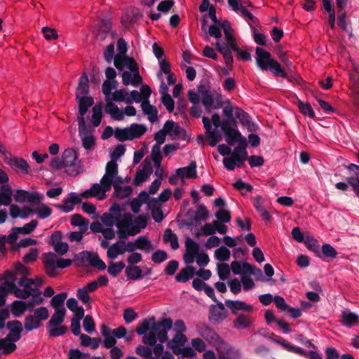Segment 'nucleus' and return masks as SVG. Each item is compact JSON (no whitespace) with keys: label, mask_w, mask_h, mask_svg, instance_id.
Returning a JSON list of instances; mask_svg holds the SVG:
<instances>
[{"label":"nucleus","mask_w":359,"mask_h":359,"mask_svg":"<svg viewBox=\"0 0 359 359\" xmlns=\"http://www.w3.org/2000/svg\"><path fill=\"white\" fill-rule=\"evenodd\" d=\"M256 62L258 67L263 71H269L274 76H280L287 79L292 83H297L300 84L299 78L289 76L280 65L274 59L271 58V54L262 48H256Z\"/></svg>","instance_id":"nucleus-1"},{"label":"nucleus","mask_w":359,"mask_h":359,"mask_svg":"<svg viewBox=\"0 0 359 359\" xmlns=\"http://www.w3.org/2000/svg\"><path fill=\"white\" fill-rule=\"evenodd\" d=\"M76 99L79 102V114L80 115L77 117L79 133V135H86L88 133V129L83 116L88 111L89 107L94 104V100L90 96H82Z\"/></svg>","instance_id":"nucleus-2"},{"label":"nucleus","mask_w":359,"mask_h":359,"mask_svg":"<svg viewBox=\"0 0 359 359\" xmlns=\"http://www.w3.org/2000/svg\"><path fill=\"white\" fill-rule=\"evenodd\" d=\"M63 165L65 168H69L66 172L70 176H76L83 170L81 166L76 165L78 158L76 152L71 148L65 149L62 154Z\"/></svg>","instance_id":"nucleus-3"},{"label":"nucleus","mask_w":359,"mask_h":359,"mask_svg":"<svg viewBox=\"0 0 359 359\" xmlns=\"http://www.w3.org/2000/svg\"><path fill=\"white\" fill-rule=\"evenodd\" d=\"M220 27L224 31L227 44L232 50L238 53V58L244 61L247 60V51L241 50L235 43V39L231 34L232 29L230 22L228 20H224L222 22V24L220 25Z\"/></svg>","instance_id":"nucleus-4"},{"label":"nucleus","mask_w":359,"mask_h":359,"mask_svg":"<svg viewBox=\"0 0 359 359\" xmlns=\"http://www.w3.org/2000/svg\"><path fill=\"white\" fill-rule=\"evenodd\" d=\"M221 129L224 134L225 140L229 146H233L236 143L245 138L238 129L233 128L231 126L229 121H222Z\"/></svg>","instance_id":"nucleus-5"},{"label":"nucleus","mask_w":359,"mask_h":359,"mask_svg":"<svg viewBox=\"0 0 359 359\" xmlns=\"http://www.w3.org/2000/svg\"><path fill=\"white\" fill-rule=\"evenodd\" d=\"M252 205L256 212L259 215L262 219L265 222H270L272 217L270 214V207L262 196L257 195L255 197H251Z\"/></svg>","instance_id":"nucleus-6"},{"label":"nucleus","mask_w":359,"mask_h":359,"mask_svg":"<svg viewBox=\"0 0 359 359\" xmlns=\"http://www.w3.org/2000/svg\"><path fill=\"white\" fill-rule=\"evenodd\" d=\"M117 174L118 165L115 161L111 160L107 163L105 174L100 180V183L104 184L105 189L111 190L113 178H114Z\"/></svg>","instance_id":"nucleus-7"},{"label":"nucleus","mask_w":359,"mask_h":359,"mask_svg":"<svg viewBox=\"0 0 359 359\" xmlns=\"http://www.w3.org/2000/svg\"><path fill=\"white\" fill-rule=\"evenodd\" d=\"M215 303L217 304V306H210L209 320L214 324H217L222 321L226 317V315L224 304L219 301Z\"/></svg>","instance_id":"nucleus-8"},{"label":"nucleus","mask_w":359,"mask_h":359,"mask_svg":"<svg viewBox=\"0 0 359 359\" xmlns=\"http://www.w3.org/2000/svg\"><path fill=\"white\" fill-rule=\"evenodd\" d=\"M6 327L9 330V333L6 337L11 341H18L23 331L22 323L18 320H11L7 323Z\"/></svg>","instance_id":"nucleus-9"},{"label":"nucleus","mask_w":359,"mask_h":359,"mask_svg":"<svg viewBox=\"0 0 359 359\" xmlns=\"http://www.w3.org/2000/svg\"><path fill=\"white\" fill-rule=\"evenodd\" d=\"M351 175L346 177V181L350 184L355 194L359 197V165L351 163L348 166Z\"/></svg>","instance_id":"nucleus-10"},{"label":"nucleus","mask_w":359,"mask_h":359,"mask_svg":"<svg viewBox=\"0 0 359 359\" xmlns=\"http://www.w3.org/2000/svg\"><path fill=\"white\" fill-rule=\"evenodd\" d=\"M230 269L236 275L241 274L242 287L247 291V261L244 260L242 264L238 261H233L231 264Z\"/></svg>","instance_id":"nucleus-11"},{"label":"nucleus","mask_w":359,"mask_h":359,"mask_svg":"<svg viewBox=\"0 0 359 359\" xmlns=\"http://www.w3.org/2000/svg\"><path fill=\"white\" fill-rule=\"evenodd\" d=\"M168 125V128H166L165 132L167 135L172 137L173 139L182 138V140L186 139V130L180 127L177 123L172 120H168L165 121L163 126Z\"/></svg>","instance_id":"nucleus-12"},{"label":"nucleus","mask_w":359,"mask_h":359,"mask_svg":"<svg viewBox=\"0 0 359 359\" xmlns=\"http://www.w3.org/2000/svg\"><path fill=\"white\" fill-rule=\"evenodd\" d=\"M63 205H57L56 207L64 212H69L74 210V205L81 203L80 197L74 192H71L69 197L63 201Z\"/></svg>","instance_id":"nucleus-13"},{"label":"nucleus","mask_w":359,"mask_h":359,"mask_svg":"<svg viewBox=\"0 0 359 359\" xmlns=\"http://www.w3.org/2000/svg\"><path fill=\"white\" fill-rule=\"evenodd\" d=\"M237 143L238 144L231 152V155L238 163H244L247 160V139L243 138Z\"/></svg>","instance_id":"nucleus-14"},{"label":"nucleus","mask_w":359,"mask_h":359,"mask_svg":"<svg viewBox=\"0 0 359 359\" xmlns=\"http://www.w3.org/2000/svg\"><path fill=\"white\" fill-rule=\"evenodd\" d=\"M196 167L197 165L196 161H193L188 166L177 168L175 172L181 179L196 178L197 177Z\"/></svg>","instance_id":"nucleus-15"},{"label":"nucleus","mask_w":359,"mask_h":359,"mask_svg":"<svg viewBox=\"0 0 359 359\" xmlns=\"http://www.w3.org/2000/svg\"><path fill=\"white\" fill-rule=\"evenodd\" d=\"M102 335L104 337V345L107 348L115 347L117 342L116 337L112 334L111 330L106 325L102 324L100 327Z\"/></svg>","instance_id":"nucleus-16"},{"label":"nucleus","mask_w":359,"mask_h":359,"mask_svg":"<svg viewBox=\"0 0 359 359\" xmlns=\"http://www.w3.org/2000/svg\"><path fill=\"white\" fill-rule=\"evenodd\" d=\"M199 332L203 339L214 345L217 344L221 339L219 336L212 329L207 325H203L201 327Z\"/></svg>","instance_id":"nucleus-17"},{"label":"nucleus","mask_w":359,"mask_h":359,"mask_svg":"<svg viewBox=\"0 0 359 359\" xmlns=\"http://www.w3.org/2000/svg\"><path fill=\"white\" fill-rule=\"evenodd\" d=\"M89 80L88 75L83 72L79 79L78 86L76 90V98L86 96L89 93Z\"/></svg>","instance_id":"nucleus-18"},{"label":"nucleus","mask_w":359,"mask_h":359,"mask_svg":"<svg viewBox=\"0 0 359 359\" xmlns=\"http://www.w3.org/2000/svg\"><path fill=\"white\" fill-rule=\"evenodd\" d=\"M208 215L209 212L207 210L206 207L203 204H201L197 208L194 217L190 218L189 222H184V224L190 226L194 224V222H198L205 221L208 218Z\"/></svg>","instance_id":"nucleus-19"},{"label":"nucleus","mask_w":359,"mask_h":359,"mask_svg":"<svg viewBox=\"0 0 359 359\" xmlns=\"http://www.w3.org/2000/svg\"><path fill=\"white\" fill-rule=\"evenodd\" d=\"M141 107L143 113L148 116V120L151 123H154L158 119L157 108L154 105H151L149 100H143Z\"/></svg>","instance_id":"nucleus-20"},{"label":"nucleus","mask_w":359,"mask_h":359,"mask_svg":"<svg viewBox=\"0 0 359 359\" xmlns=\"http://www.w3.org/2000/svg\"><path fill=\"white\" fill-rule=\"evenodd\" d=\"M65 315L66 309L65 307L55 310L49 321L46 323V328L49 329L50 327L61 325L65 320Z\"/></svg>","instance_id":"nucleus-21"},{"label":"nucleus","mask_w":359,"mask_h":359,"mask_svg":"<svg viewBox=\"0 0 359 359\" xmlns=\"http://www.w3.org/2000/svg\"><path fill=\"white\" fill-rule=\"evenodd\" d=\"M126 244L124 241H119L112 244L107 250V256L110 259H115L118 255L125 252L123 245Z\"/></svg>","instance_id":"nucleus-22"},{"label":"nucleus","mask_w":359,"mask_h":359,"mask_svg":"<svg viewBox=\"0 0 359 359\" xmlns=\"http://www.w3.org/2000/svg\"><path fill=\"white\" fill-rule=\"evenodd\" d=\"M196 273V269L192 266H187L183 268L176 275L175 280L179 283H186L192 278Z\"/></svg>","instance_id":"nucleus-23"},{"label":"nucleus","mask_w":359,"mask_h":359,"mask_svg":"<svg viewBox=\"0 0 359 359\" xmlns=\"http://www.w3.org/2000/svg\"><path fill=\"white\" fill-rule=\"evenodd\" d=\"M308 250L312 251L316 257H321L320 248L318 241L312 236L306 233L305 235V241L304 242Z\"/></svg>","instance_id":"nucleus-24"},{"label":"nucleus","mask_w":359,"mask_h":359,"mask_svg":"<svg viewBox=\"0 0 359 359\" xmlns=\"http://www.w3.org/2000/svg\"><path fill=\"white\" fill-rule=\"evenodd\" d=\"M172 320L170 318H165V322L163 323V328L156 333V339L163 344L168 341V332L172 327Z\"/></svg>","instance_id":"nucleus-25"},{"label":"nucleus","mask_w":359,"mask_h":359,"mask_svg":"<svg viewBox=\"0 0 359 359\" xmlns=\"http://www.w3.org/2000/svg\"><path fill=\"white\" fill-rule=\"evenodd\" d=\"M130 133V140L140 138L147 132V127L143 124L132 123L128 127Z\"/></svg>","instance_id":"nucleus-26"},{"label":"nucleus","mask_w":359,"mask_h":359,"mask_svg":"<svg viewBox=\"0 0 359 359\" xmlns=\"http://www.w3.org/2000/svg\"><path fill=\"white\" fill-rule=\"evenodd\" d=\"M125 274L129 280H137L142 278V271L139 266L128 265L126 267Z\"/></svg>","instance_id":"nucleus-27"},{"label":"nucleus","mask_w":359,"mask_h":359,"mask_svg":"<svg viewBox=\"0 0 359 359\" xmlns=\"http://www.w3.org/2000/svg\"><path fill=\"white\" fill-rule=\"evenodd\" d=\"M15 342L8 339L6 337L1 338L0 339V350H2V353L5 355L11 354L17 348Z\"/></svg>","instance_id":"nucleus-28"},{"label":"nucleus","mask_w":359,"mask_h":359,"mask_svg":"<svg viewBox=\"0 0 359 359\" xmlns=\"http://www.w3.org/2000/svg\"><path fill=\"white\" fill-rule=\"evenodd\" d=\"M102 107L103 103L99 102L93 107L92 123L94 127H97L101 123L102 118Z\"/></svg>","instance_id":"nucleus-29"},{"label":"nucleus","mask_w":359,"mask_h":359,"mask_svg":"<svg viewBox=\"0 0 359 359\" xmlns=\"http://www.w3.org/2000/svg\"><path fill=\"white\" fill-rule=\"evenodd\" d=\"M163 239L165 243H170L172 249L177 250L179 248L178 238L170 229L168 228L165 230Z\"/></svg>","instance_id":"nucleus-30"},{"label":"nucleus","mask_w":359,"mask_h":359,"mask_svg":"<svg viewBox=\"0 0 359 359\" xmlns=\"http://www.w3.org/2000/svg\"><path fill=\"white\" fill-rule=\"evenodd\" d=\"M136 247L138 250L149 252L154 249V245L147 236H140L136 239Z\"/></svg>","instance_id":"nucleus-31"},{"label":"nucleus","mask_w":359,"mask_h":359,"mask_svg":"<svg viewBox=\"0 0 359 359\" xmlns=\"http://www.w3.org/2000/svg\"><path fill=\"white\" fill-rule=\"evenodd\" d=\"M341 318L342 324L346 327H351L359 321V316L351 311L342 312Z\"/></svg>","instance_id":"nucleus-32"},{"label":"nucleus","mask_w":359,"mask_h":359,"mask_svg":"<svg viewBox=\"0 0 359 359\" xmlns=\"http://www.w3.org/2000/svg\"><path fill=\"white\" fill-rule=\"evenodd\" d=\"M121 223L116 224V227L118 229V237L120 241L127 238L129 236H135L140 233V229H134L133 227H131L130 229H126L124 227H121Z\"/></svg>","instance_id":"nucleus-33"},{"label":"nucleus","mask_w":359,"mask_h":359,"mask_svg":"<svg viewBox=\"0 0 359 359\" xmlns=\"http://www.w3.org/2000/svg\"><path fill=\"white\" fill-rule=\"evenodd\" d=\"M10 164L15 169L20 170L25 173L29 172V165L22 158H13L10 159Z\"/></svg>","instance_id":"nucleus-34"},{"label":"nucleus","mask_w":359,"mask_h":359,"mask_svg":"<svg viewBox=\"0 0 359 359\" xmlns=\"http://www.w3.org/2000/svg\"><path fill=\"white\" fill-rule=\"evenodd\" d=\"M27 310L25 302L15 300L11 304V311L15 317H20Z\"/></svg>","instance_id":"nucleus-35"},{"label":"nucleus","mask_w":359,"mask_h":359,"mask_svg":"<svg viewBox=\"0 0 359 359\" xmlns=\"http://www.w3.org/2000/svg\"><path fill=\"white\" fill-rule=\"evenodd\" d=\"M321 259L325 258L335 259L338 255L337 250L330 244H323L321 247Z\"/></svg>","instance_id":"nucleus-36"},{"label":"nucleus","mask_w":359,"mask_h":359,"mask_svg":"<svg viewBox=\"0 0 359 359\" xmlns=\"http://www.w3.org/2000/svg\"><path fill=\"white\" fill-rule=\"evenodd\" d=\"M49 256L51 257L50 259H47L44 261V266L46 268V272L50 277H54L55 276V269L57 266L55 265V262L53 259V257H55V254L53 252H49Z\"/></svg>","instance_id":"nucleus-37"},{"label":"nucleus","mask_w":359,"mask_h":359,"mask_svg":"<svg viewBox=\"0 0 359 359\" xmlns=\"http://www.w3.org/2000/svg\"><path fill=\"white\" fill-rule=\"evenodd\" d=\"M41 325V323L32 315H28L25 318L24 327L27 332L38 329Z\"/></svg>","instance_id":"nucleus-38"},{"label":"nucleus","mask_w":359,"mask_h":359,"mask_svg":"<svg viewBox=\"0 0 359 359\" xmlns=\"http://www.w3.org/2000/svg\"><path fill=\"white\" fill-rule=\"evenodd\" d=\"M126 267L123 262H111L107 267L108 273L113 277H116Z\"/></svg>","instance_id":"nucleus-39"},{"label":"nucleus","mask_w":359,"mask_h":359,"mask_svg":"<svg viewBox=\"0 0 359 359\" xmlns=\"http://www.w3.org/2000/svg\"><path fill=\"white\" fill-rule=\"evenodd\" d=\"M187 338L180 332H176L172 340L168 343V346L171 349L172 346L181 347L187 342Z\"/></svg>","instance_id":"nucleus-40"},{"label":"nucleus","mask_w":359,"mask_h":359,"mask_svg":"<svg viewBox=\"0 0 359 359\" xmlns=\"http://www.w3.org/2000/svg\"><path fill=\"white\" fill-rule=\"evenodd\" d=\"M297 106L300 112L304 116L310 118L315 117V112L309 102H304L303 101L298 100Z\"/></svg>","instance_id":"nucleus-41"},{"label":"nucleus","mask_w":359,"mask_h":359,"mask_svg":"<svg viewBox=\"0 0 359 359\" xmlns=\"http://www.w3.org/2000/svg\"><path fill=\"white\" fill-rule=\"evenodd\" d=\"M71 224L74 226H80L81 230L85 231L88 229V221L80 214H74L72 216Z\"/></svg>","instance_id":"nucleus-42"},{"label":"nucleus","mask_w":359,"mask_h":359,"mask_svg":"<svg viewBox=\"0 0 359 359\" xmlns=\"http://www.w3.org/2000/svg\"><path fill=\"white\" fill-rule=\"evenodd\" d=\"M225 306L229 308L233 313H236L238 311L247 309V305L245 303L238 300H226Z\"/></svg>","instance_id":"nucleus-43"},{"label":"nucleus","mask_w":359,"mask_h":359,"mask_svg":"<svg viewBox=\"0 0 359 359\" xmlns=\"http://www.w3.org/2000/svg\"><path fill=\"white\" fill-rule=\"evenodd\" d=\"M206 136L208 140L209 145L212 147L216 146L217 142H220L222 139L221 133L217 129L206 131Z\"/></svg>","instance_id":"nucleus-44"},{"label":"nucleus","mask_w":359,"mask_h":359,"mask_svg":"<svg viewBox=\"0 0 359 359\" xmlns=\"http://www.w3.org/2000/svg\"><path fill=\"white\" fill-rule=\"evenodd\" d=\"M67 297V294L66 292H61L58 294L54 296L51 301L50 305L55 309V310L60 309L63 306L64 302Z\"/></svg>","instance_id":"nucleus-45"},{"label":"nucleus","mask_w":359,"mask_h":359,"mask_svg":"<svg viewBox=\"0 0 359 359\" xmlns=\"http://www.w3.org/2000/svg\"><path fill=\"white\" fill-rule=\"evenodd\" d=\"M171 350L172 351V353L177 355H182L184 358H189L193 357L195 355L194 351L191 347H177V346H172Z\"/></svg>","instance_id":"nucleus-46"},{"label":"nucleus","mask_w":359,"mask_h":359,"mask_svg":"<svg viewBox=\"0 0 359 359\" xmlns=\"http://www.w3.org/2000/svg\"><path fill=\"white\" fill-rule=\"evenodd\" d=\"M217 273L219 278L222 280H226L230 276L231 269L229 266L226 263L217 264Z\"/></svg>","instance_id":"nucleus-47"},{"label":"nucleus","mask_w":359,"mask_h":359,"mask_svg":"<svg viewBox=\"0 0 359 359\" xmlns=\"http://www.w3.org/2000/svg\"><path fill=\"white\" fill-rule=\"evenodd\" d=\"M48 330V332L49 336L52 337H57L60 336H62L66 334V332L68 331V327L65 325H57V326H53L49 327Z\"/></svg>","instance_id":"nucleus-48"},{"label":"nucleus","mask_w":359,"mask_h":359,"mask_svg":"<svg viewBox=\"0 0 359 359\" xmlns=\"http://www.w3.org/2000/svg\"><path fill=\"white\" fill-rule=\"evenodd\" d=\"M41 323L43 320H46L49 317V312L46 307L41 306L34 309V313L32 314Z\"/></svg>","instance_id":"nucleus-49"},{"label":"nucleus","mask_w":359,"mask_h":359,"mask_svg":"<svg viewBox=\"0 0 359 359\" xmlns=\"http://www.w3.org/2000/svg\"><path fill=\"white\" fill-rule=\"evenodd\" d=\"M186 253L198 255L199 254V245L190 238L185 241Z\"/></svg>","instance_id":"nucleus-50"},{"label":"nucleus","mask_w":359,"mask_h":359,"mask_svg":"<svg viewBox=\"0 0 359 359\" xmlns=\"http://www.w3.org/2000/svg\"><path fill=\"white\" fill-rule=\"evenodd\" d=\"M128 92L126 89L116 90L112 95V100L116 102H125L127 104H131L132 100L130 97H126Z\"/></svg>","instance_id":"nucleus-51"},{"label":"nucleus","mask_w":359,"mask_h":359,"mask_svg":"<svg viewBox=\"0 0 359 359\" xmlns=\"http://www.w3.org/2000/svg\"><path fill=\"white\" fill-rule=\"evenodd\" d=\"M38 224L39 222L36 219H32L22 227H16V230L22 234H29L34 231Z\"/></svg>","instance_id":"nucleus-52"},{"label":"nucleus","mask_w":359,"mask_h":359,"mask_svg":"<svg viewBox=\"0 0 359 359\" xmlns=\"http://www.w3.org/2000/svg\"><path fill=\"white\" fill-rule=\"evenodd\" d=\"M231 252L226 247H220L215 252V257L219 261H227L229 259Z\"/></svg>","instance_id":"nucleus-53"},{"label":"nucleus","mask_w":359,"mask_h":359,"mask_svg":"<svg viewBox=\"0 0 359 359\" xmlns=\"http://www.w3.org/2000/svg\"><path fill=\"white\" fill-rule=\"evenodd\" d=\"M89 264L93 267L97 268L99 270H104L107 267L105 263L100 258L97 253L92 252Z\"/></svg>","instance_id":"nucleus-54"},{"label":"nucleus","mask_w":359,"mask_h":359,"mask_svg":"<svg viewBox=\"0 0 359 359\" xmlns=\"http://www.w3.org/2000/svg\"><path fill=\"white\" fill-rule=\"evenodd\" d=\"M89 264L93 267L97 268L99 270H104L107 267L105 263L100 258L97 253L92 252Z\"/></svg>","instance_id":"nucleus-55"},{"label":"nucleus","mask_w":359,"mask_h":359,"mask_svg":"<svg viewBox=\"0 0 359 359\" xmlns=\"http://www.w3.org/2000/svg\"><path fill=\"white\" fill-rule=\"evenodd\" d=\"M0 194L3 196L4 199L8 202L10 204L12 202L13 190L9 184H3L0 187Z\"/></svg>","instance_id":"nucleus-56"},{"label":"nucleus","mask_w":359,"mask_h":359,"mask_svg":"<svg viewBox=\"0 0 359 359\" xmlns=\"http://www.w3.org/2000/svg\"><path fill=\"white\" fill-rule=\"evenodd\" d=\"M114 136L118 140L121 142L130 140V133L128 128L127 127L123 129L119 128H116L114 130Z\"/></svg>","instance_id":"nucleus-57"},{"label":"nucleus","mask_w":359,"mask_h":359,"mask_svg":"<svg viewBox=\"0 0 359 359\" xmlns=\"http://www.w3.org/2000/svg\"><path fill=\"white\" fill-rule=\"evenodd\" d=\"M88 133L86 135H80L81 137L82 145L83 147L87 149H91L95 144V139L92 135H88Z\"/></svg>","instance_id":"nucleus-58"},{"label":"nucleus","mask_w":359,"mask_h":359,"mask_svg":"<svg viewBox=\"0 0 359 359\" xmlns=\"http://www.w3.org/2000/svg\"><path fill=\"white\" fill-rule=\"evenodd\" d=\"M262 29L252 32V36L255 42L259 46H265L266 36L262 32Z\"/></svg>","instance_id":"nucleus-59"},{"label":"nucleus","mask_w":359,"mask_h":359,"mask_svg":"<svg viewBox=\"0 0 359 359\" xmlns=\"http://www.w3.org/2000/svg\"><path fill=\"white\" fill-rule=\"evenodd\" d=\"M149 330H150V320L149 319L144 318L138 323L135 331L138 335H143Z\"/></svg>","instance_id":"nucleus-60"},{"label":"nucleus","mask_w":359,"mask_h":359,"mask_svg":"<svg viewBox=\"0 0 359 359\" xmlns=\"http://www.w3.org/2000/svg\"><path fill=\"white\" fill-rule=\"evenodd\" d=\"M14 269H15L16 276L22 275V277H27V276H29L31 273L30 269L24 266L20 262H17L14 264Z\"/></svg>","instance_id":"nucleus-61"},{"label":"nucleus","mask_w":359,"mask_h":359,"mask_svg":"<svg viewBox=\"0 0 359 359\" xmlns=\"http://www.w3.org/2000/svg\"><path fill=\"white\" fill-rule=\"evenodd\" d=\"M168 259V254L165 250H157L151 255V260L156 264H160Z\"/></svg>","instance_id":"nucleus-62"},{"label":"nucleus","mask_w":359,"mask_h":359,"mask_svg":"<svg viewBox=\"0 0 359 359\" xmlns=\"http://www.w3.org/2000/svg\"><path fill=\"white\" fill-rule=\"evenodd\" d=\"M224 166L229 170H233L236 166L241 167L243 163H238L232 156L224 157L223 159Z\"/></svg>","instance_id":"nucleus-63"},{"label":"nucleus","mask_w":359,"mask_h":359,"mask_svg":"<svg viewBox=\"0 0 359 359\" xmlns=\"http://www.w3.org/2000/svg\"><path fill=\"white\" fill-rule=\"evenodd\" d=\"M264 163V159L261 156L251 155L248 156V164L253 168L262 167Z\"/></svg>","instance_id":"nucleus-64"}]
</instances>
